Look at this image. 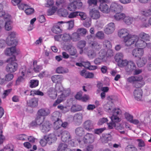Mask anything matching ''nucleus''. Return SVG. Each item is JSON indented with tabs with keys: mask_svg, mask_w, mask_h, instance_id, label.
<instances>
[{
	"mask_svg": "<svg viewBox=\"0 0 151 151\" xmlns=\"http://www.w3.org/2000/svg\"><path fill=\"white\" fill-rule=\"evenodd\" d=\"M71 137L70 133L68 131H63L61 134V139L64 142L68 143L72 147L74 146L75 145L73 140H71Z\"/></svg>",
	"mask_w": 151,
	"mask_h": 151,
	"instance_id": "nucleus-11",
	"label": "nucleus"
},
{
	"mask_svg": "<svg viewBox=\"0 0 151 151\" xmlns=\"http://www.w3.org/2000/svg\"><path fill=\"white\" fill-rule=\"evenodd\" d=\"M118 35L119 37L123 39L125 45L127 46L133 44L138 38L137 36L129 34V30L125 28L119 30Z\"/></svg>",
	"mask_w": 151,
	"mask_h": 151,
	"instance_id": "nucleus-1",
	"label": "nucleus"
},
{
	"mask_svg": "<svg viewBox=\"0 0 151 151\" xmlns=\"http://www.w3.org/2000/svg\"><path fill=\"white\" fill-rule=\"evenodd\" d=\"M65 23V22L63 21L59 22L55 24L52 29V31L53 32L56 34L60 33L61 32L60 29L61 26L60 24Z\"/></svg>",
	"mask_w": 151,
	"mask_h": 151,
	"instance_id": "nucleus-22",
	"label": "nucleus"
},
{
	"mask_svg": "<svg viewBox=\"0 0 151 151\" xmlns=\"http://www.w3.org/2000/svg\"><path fill=\"white\" fill-rule=\"evenodd\" d=\"M44 139L49 144L55 142L57 139L56 136L53 133L45 136Z\"/></svg>",
	"mask_w": 151,
	"mask_h": 151,
	"instance_id": "nucleus-17",
	"label": "nucleus"
},
{
	"mask_svg": "<svg viewBox=\"0 0 151 151\" xmlns=\"http://www.w3.org/2000/svg\"><path fill=\"white\" fill-rule=\"evenodd\" d=\"M142 91L140 89H137L134 91V99L138 101L142 100Z\"/></svg>",
	"mask_w": 151,
	"mask_h": 151,
	"instance_id": "nucleus-21",
	"label": "nucleus"
},
{
	"mask_svg": "<svg viewBox=\"0 0 151 151\" xmlns=\"http://www.w3.org/2000/svg\"><path fill=\"white\" fill-rule=\"evenodd\" d=\"M16 58L13 56L12 58L8 59L6 62L9 63L6 67V71L10 73H13L15 72L17 69L18 64L15 61Z\"/></svg>",
	"mask_w": 151,
	"mask_h": 151,
	"instance_id": "nucleus-6",
	"label": "nucleus"
},
{
	"mask_svg": "<svg viewBox=\"0 0 151 151\" xmlns=\"http://www.w3.org/2000/svg\"><path fill=\"white\" fill-rule=\"evenodd\" d=\"M62 121L60 119H58L54 123L53 127L55 129H58L61 126Z\"/></svg>",
	"mask_w": 151,
	"mask_h": 151,
	"instance_id": "nucleus-42",
	"label": "nucleus"
},
{
	"mask_svg": "<svg viewBox=\"0 0 151 151\" xmlns=\"http://www.w3.org/2000/svg\"><path fill=\"white\" fill-rule=\"evenodd\" d=\"M142 20L143 22H143V27H147L149 26V25H151V17L149 18L147 22L146 19H143Z\"/></svg>",
	"mask_w": 151,
	"mask_h": 151,
	"instance_id": "nucleus-63",
	"label": "nucleus"
},
{
	"mask_svg": "<svg viewBox=\"0 0 151 151\" xmlns=\"http://www.w3.org/2000/svg\"><path fill=\"white\" fill-rule=\"evenodd\" d=\"M109 102L104 106V108L106 111L110 113H112V115H117L121 113V110L118 108H114L113 102H114L113 97L109 96L107 98Z\"/></svg>",
	"mask_w": 151,
	"mask_h": 151,
	"instance_id": "nucleus-3",
	"label": "nucleus"
},
{
	"mask_svg": "<svg viewBox=\"0 0 151 151\" xmlns=\"http://www.w3.org/2000/svg\"><path fill=\"white\" fill-rule=\"evenodd\" d=\"M16 138L19 139L25 140L27 139V136L24 134H22L17 135Z\"/></svg>",
	"mask_w": 151,
	"mask_h": 151,
	"instance_id": "nucleus-61",
	"label": "nucleus"
},
{
	"mask_svg": "<svg viewBox=\"0 0 151 151\" xmlns=\"http://www.w3.org/2000/svg\"><path fill=\"white\" fill-rule=\"evenodd\" d=\"M77 0H69L70 3L68 4L67 6V9L70 11H74L77 9L76 4H77Z\"/></svg>",
	"mask_w": 151,
	"mask_h": 151,
	"instance_id": "nucleus-23",
	"label": "nucleus"
},
{
	"mask_svg": "<svg viewBox=\"0 0 151 151\" xmlns=\"http://www.w3.org/2000/svg\"><path fill=\"white\" fill-rule=\"evenodd\" d=\"M126 151H137V149L133 146L129 145L125 149Z\"/></svg>",
	"mask_w": 151,
	"mask_h": 151,
	"instance_id": "nucleus-64",
	"label": "nucleus"
},
{
	"mask_svg": "<svg viewBox=\"0 0 151 151\" xmlns=\"http://www.w3.org/2000/svg\"><path fill=\"white\" fill-rule=\"evenodd\" d=\"M108 121V119L104 117L101 118L98 122V125H102L104 123L107 122Z\"/></svg>",
	"mask_w": 151,
	"mask_h": 151,
	"instance_id": "nucleus-58",
	"label": "nucleus"
},
{
	"mask_svg": "<svg viewBox=\"0 0 151 151\" xmlns=\"http://www.w3.org/2000/svg\"><path fill=\"white\" fill-rule=\"evenodd\" d=\"M29 4L26 3H20L17 6L18 8L21 10H24L26 9Z\"/></svg>",
	"mask_w": 151,
	"mask_h": 151,
	"instance_id": "nucleus-47",
	"label": "nucleus"
},
{
	"mask_svg": "<svg viewBox=\"0 0 151 151\" xmlns=\"http://www.w3.org/2000/svg\"><path fill=\"white\" fill-rule=\"evenodd\" d=\"M30 95L32 96H34L35 95L42 96L44 95V93L39 90H33L30 91Z\"/></svg>",
	"mask_w": 151,
	"mask_h": 151,
	"instance_id": "nucleus-45",
	"label": "nucleus"
},
{
	"mask_svg": "<svg viewBox=\"0 0 151 151\" xmlns=\"http://www.w3.org/2000/svg\"><path fill=\"white\" fill-rule=\"evenodd\" d=\"M122 9V6L116 2H112L110 6V10L115 13L120 12Z\"/></svg>",
	"mask_w": 151,
	"mask_h": 151,
	"instance_id": "nucleus-16",
	"label": "nucleus"
},
{
	"mask_svg": "<svg viewBox=\"0 0 151 151\" xmlns=\"http://www.w3.org/2000/svg\"><path fill=\"white\" fill-rule=\"evenodd\" d=\"M83 66L85 68L91 70L96 69L97 67L95 65H91L90 63L88 61L83 62Z\"/></svg>",
	"mask_w": 151,
	"mask_h": 151,
	"instance_id": "nucleus-27",
	"label": "nucleus"
},
{
	"mask_svg": "<svg viewBox=\"0 0 151 151\" xmlns=\"http://www.w3.org/2000/svg\"><path fill=\"white\" fill-rule=\"evenodd\" d=\"M0 17H3L6 21L4 26L5 29L7 31L11 30L12 29L11 16L3 11H0Z\"/></svg>",
	"mask_w": 151,
	"mask_h": 151,
	"instance_id": "nucleus-8",
	"label": "nucleus"
},
{
	"mask_svg": "<svg viewBox=\"0 0 151 151\" xmlns=\"http://www.w3.org/2000/svg\"><path fill=\"white\" fill-rule=\"evenodd\" d=\"M38 84V80H31L30 81L29 87L31 88H34L37 86Z\"/></svg>",
	"mask_w": 151,
	"mask_h": 151,
	"instance_id": "nucleus-44",
	"label": "nucleus"
},
{
	"mask_svg": "<svg viewBox=\"0 0 151 151\" xmlns=\"http://www.w3.org/2000/svg\"><path fill=\"white\" fill-rule=\"evenodd\" d=\"M89 15L92 19L95 20L98 19L100 17V12L95 9H93L90 10Z\"/></svg>",
	"mask_w": 151,
	"mask_h": 151,
	"instance_id": "nucleus-18",
	"label": "nucleus"
},
{
	"mask_svg": "<svg viewBox=\"0 0 151 151\" xmlns=\"http://www.w3.org/2000/svg\"><path fill=\"white\" fill-rule=\"evenodd\" d=\"M91 46L93 48L96 50H99L101 47V46L100 44L96 42L92 43Z\"/></svg>",
	"mask_w": 151,
	"mask_h": 151,
	"instance_id": "nucleus-57",
	"label": "nucleus"
},
{
	"mask_svg": "<svg viewBox=\"0 0 151 151\" xmlns=\"http://www.w3.org/2000/svg\"><path fill=\"white\" fill-rule=\"evenodd\" d=\"M126 15L122 13H117L114 15V18L116 20L119 21L124 19Z\"/></svg>",
	"mask_w": 151,
	"mask_h": 151,
	"instance_id": "nucleus-31",
	"label": "nucleus"
},
{
	"mask_svg": "<svg viewBox=\"0 0 151 151\" xmlns=\"http://www.w3.org/2000/svg\"><path fill=\"white\" fill-rule=\"evenodd\" d=\"M71 40H72L73 41H76L78 40L79 39V34L77 32H75L73 33L72 36Z\"/></svg>",
	"mask_w": 151,
	"mask_h": 151,
	"instance_id": "nucleus-60",
	"label": "nucleus"
},
{
	"mask_svg": "<svg viewBox=\"0 0 151 151\" xmlns=\"http://www.w3.org/2000/svg\"><path fill=\"white\" fill-rule=\"evenodd\" d=\"M59 93H60V94L58 95V98L60 97V99L62 102L65 99L66 97L69 95L70 91L69 90H65L63 88V90L59 92Z\"/></svg>",
	"mask_w": 151,
	"mask_h": 151,
	"instance_id": "nucleus-24",
	"label": "nucleus"
},
{
	"mask_svg": "<svg viewBox=\"0 0 151 151\" xmlns=\"http://www.w3.org/2000/svg\"><path fill=\"white\" fill-rule=\"evenodd\" d=\"M118 65L121 67H125L127 71H131L136 68L135 65L132 61L128 62L126 60H122L118 63Z\"/></svg>",
	"mask_w": 151,
	"mask_h": 151,
	"instance_id": "nucleus-9",
	"label": "nucleus"
},
{
	"mask_svg": "<svg viewBox=\"0 0 151 151\" xmlns=\"http://www.w3.org/2000/svg\"><path fill=\"white\" fill-rule=\"evenodd\" d=\"M71 39V36L69 34L65 33L62 35V40L65 42H69Z\"/></svg>",
	"mask_w": 151,
	"mask_h": 151,
	"instance_id": "nucleus-34",
	"label": "nucleus"
},
{
	"mask_svg": "<svg viewBox=\"0 0 151 151\" xmlns=\"http://www.w3.org/2000/svg\"><path fill=\"white\" fill-rule=\"evenodd\" d=\"M9 35L6 40L8 44L9 45H17L18 43V41L14 39L16 36V33L14 31L11 32H9Z\"/></svg>",
	"mask_w": 151,
	"mask_h": 151,
	"instance_id": "nucleus-12",
	"label": "nucleus"
},
{
	"mask_svg": "<svg viewBox=\"0 0 151 151\" xmlns=\"http://www.w3.org/2000/svg\"><path fill=\"white\" fill-rule=\"evenodd\" d=\"M60 116H61V114L58 111H56L52 114L51 119L53 120L57 119L58 120L60 119L59 118Z\"/></svg>",
	"mask_w": 151,
	"mask_h": 151,
	"instance_id": "nucleus-50",
	"label": "nucleus"
},
{
	"mask_svg": "<svg viewBox=\"0 0 151 151\" xmlns=\"http://www.w3.org/2000/svg\"><path fill=\"white\" fill-rule=\"evenodd\" d=\"M133 44H135V46L137 48L134 49L132 52L133 56L137 58H139L142 57L144 54V50L143 49L146 46L149 47L148 45L144 42L140 40L138 38L137 40H135Z\"/></svg>",
	"mask_w": 151,
	"mask_h": 151,
	"instance_id": "nucleus-2",
	"label": "nucleus"
},
{
	"mask_svg": "<svg viewBox=\"0 0 151 151\" xmlns=\"http://www.w3.org/2000/svg\"><path fill=\"white\" fill-rule=\"evenodd\" d=\"M123 55L121 52H118L116 54L115 56V59L116 61L119 63L122 60L123 58Z\"/></svg>",
	"mask_w": 151,
	"mask_h": 151,
	"instance_id": "nucleus-39",
	"label": "nucleus"
},
{
	"mask_svg": "<svg viewBox=\"0 0 151 151\" xmlns=\"http://www.w3.org/2000/svg\"><path fill=\"white\" fill-rule=\"evenodd\" d=\"M51 79L53 82L58 83L60 82L62 80L60 76L58 75H55L52 77Z\"/></svg>",
	"mask_w": 151,
	"mask_h": 151,
	"instance_id": "nucleus-36",
	"label": "nucleus"
},
{
	"mask_svg": "<svg viewBox=\"0 0 151 151\" xmlns=\"http://www.w3.org/2000/svg\"><path fill=\"white\" fill-rule=\"evenodd\" d=\"M77 32L79 34L83 35L86 34L87 31L85 28H80L77 29Z\"/></svg>",
	"mask_w": 151,
	"mask_h": 151,
	"instance_id": "nucleus-53",
	"label": "nucleus"
},
{
	"mask_svg": "<svg viewBox=\"0 0 151 151\" xmlns=\"http://www.w3.org/2000/svg\"><path fill=\"white\" fill-rule=\"evenodd\" d=\"M21 75L23 76H25L28 72L30 73V71H27V68L25 66H24L22 67L20 70Z\"/></svg>",
	"mask_w": 151,
	"mask_h": 151,
	"instance_id": "nucleus-59",
	"label": "nucleus"
},
{
	"mask_svg": "<svg viewBox=\"0 0 151 151\" xmlns=\"http://www.w3.org/2000/svg\"><path fill=\"white\" fill-rule=\"evenodd\" d=\"M83 127L86 129L88 131H90L93 128V124L89 120H87L85 122Z\"/></svg>",
	"mask_w": 151,
	"mask_h": 151,
	"instance_id": "nucleus-26",
	"label": "nucleus"
},
{
	"mask_svg": "<svg viewBox=\"0 0 151 151\" xmlns=\"http://www.w3.org/2000/svg\"><path fill=\"white\" fill-rule=\"evenodd\" d=\"M58 108L62 110L63 113H65L68 111L70 107L68 106H63L62 105H60L58 106Z\"/></svg>",
	"mask_w": 151,
	"mask_h": 151,
	"instance_id": "nucleus-48",
	"label": "nucleus"
},
{
	"mask_svg": "<svg viewBox=\"0 0 151 151\" xmlns=\"http://www.w3.org/2000/svg\"><path fill=\"white\" fill-rule=\"evenodd\" d=\"M115 29V26L113 22H111L105 26L104 31L106 34L110 35L114 32Z\"/></svg>",
	"mask_w": 151,
	"mask_h": 151,
	"instance_id": "nucleus-14",
	"label": "nucleus"
},
{
	"mask_svg": "<svg viewBox=\"0 0 151 151\" xmlns=\"http://www.w3.org/2000/svg\"><path fill=\"white\" fill-rule=\"evenodd\" d=\"M24 12L27 15H30L34 13L35 10L29 4L26 9L24 10Z\"/></svg>",
	"mask_w": 151,
	"mask_h": 151,
	"instance_id": "nucleus-33",
	"label": "nucleus"
},
{
	"mask_svg": "<svg viewBox=\"0 0 151 151\" xmlns=\"http://www.w3.org/2000/svg\"><path fill=\"white\" fill-rule=\"evenodd\" d=\"M62 1L63 3L65 4V6L63 7L60 6L58 8V14L60 16L63 17H66L68 15V11L65 9V4L63 2V1L62 0Z\"/></svg>",
	"mask_w": 151,
	"mask_h": 151,
	"instance_id": "nucleus-19",
	"label": "nucleus"
},
{
	"mask_svg": "<svg viewBox=\"0 0 151 151\" xmlns=\"http://www.w3.org/2000/svg\"><path fill=\"white\" fill-rule=\"evenodd\" d=\"M56 72L58 73H65L69 72V70L67 68H64L60 67L58 68L56 70Z\"/></svg>",
	"mask_w": 151,
	"mask_h": 151,
	"instance_id": "nucleus-38",
	"label": "nucleus"
},
{
	"mask_svg": "<svg viewBox=\"0 0 151 151\" xmlns=\"http://www.w3.org/2000/svg\"><path fill=\"white\" fill-rule=\"evenodd\" d=\"M103 44L104 46L107 49H110L112 47L110 42L108 40H105L103 42Z\"/></svg>",
	"mask_w": 151,
	"mask_h": 151,
	"instance_id": "nucleus-62",
	"label": "nucleus"
},
{
	"mask_svg": "<svg viewBox=\"0 0 151 151\" xmlns=\"http://www.w3.org/2000/svg\"><path fill=\"white\" fill-rule=\"evenodd\" d=\"M96 55V52L93 50H90L88 53V55L90 59H93Z\"/></svg>",
	"mask_w": 151,
	"mask_h": 151,
	"instance_id": "nucleus-52",
	"label": "nucleus"
},
{
	"mask_svg": "<svg viewBox=\"0 0 151 151\" xmlns=\"http://www.w3.org/2000/svg\"><path fill=\"white\" fill-rule=\"evenodd\" d=\"M68 148L67 144L65 143H61L59 145L57 150L58 151H66Z\"/></svg>",
	"mask_w": 151,
	"mask_h": 151,
	"instance_id": "nucleus-37",
	"label": "nucleus"
},
{
	"mask_svg": "<svg viewBox=\"0 0 151 151\" xmlns=\"http://www.w3.org/2000/svg\"><path fill=\"white\" fill-rule=\"evenodd\" d=\"M50 113L49 109H41L39 110L38 112V114L42 117H44L47 116Z\"/></svg>",
	"mask_w": 151,
	"mask_h": 151,
	"instance_id": "nucleus-25",
	"label": "nucleus"
},
{
	"mask_svg": "<svg viewBox=\"0 0 151 151\" xmlns=\"http://www.w3.org/2000/svg\"><path fill=\"white\" fill-rule=\"evenodd\" d=\"M63 90V88L60 84L56 85L55 88H50L47 91V93L49 97L51 99H55L59 92Z\"/></svg>",
	"mask_w": 151,
	"mask_h": 151,
	"instance_id": "nucleus-5",
	"label": "nucleus"
},
{
	"mask_svg": "<svg viewBox=\"0 0 151 151\" xmlns=\"http://www.w3.org/2000/svg\"><path fill=\"white\" fill-rule=\"evenodd\" d=\"M111 120L112 122H118L120 121V119L117 115H112L111 117Z\"/></svg>",
	"mask_w": 151,
	"mask_h": 151,
	"instance_id": "nucleus-55",
	"label": "nucleus"
},
{
	"mask_svg": "<svg viewBox=\"0 0 151 151\" xmlns=\"http://www.w3.org/2000/svg\"><path fill=\"white\" fill-rule=\"evenodd\" d=\"M64 49L65 50H67L70 53V55H75L76 53V50L74 47L70 45L67 46L65 48L64 47Z\"/></svg>",
	"mask_w": 151,
	"mask_h": 151,
	"instance_id": "nucleus-29",
	"label": "nucleus"
},
{
	"mask_svg": "<svg viewBox=\"0 0 151 151\" xmlns=\"http://www.w3.org/2000/svg\"><path fill=\"white\" fill-rule=\"evenodd\" d=\"M133 21V18L129 16H126L124 20V22L127 24H131Z\"/></svg>",
	"mask_w": 151,
	"mask_h": 151,
	"instance_id": "nucleus-40",
	"label": "nucleus"
},
{
	"mask_svg": "<svg viewBox=\"0 0 151 151\" xmlns=\"http://www.w3.org/2000/svg\"><path fill=\"white\" fill-rule=\"evenodd\" d=\"M113 53V51L110 50H108L107 53L105 50H101L99 53V57L94 60V63L97 65L100 64L102 62L106 61L107 58L112 55Z\"/></svg>",
	"mask_w": 151,
	"mask_h": 151,
	"instance_id": "nucleus-4",
	"label": "nucleus"
},
{
	"mask_svg": "<svg viewBox=\"0 0 151 151\" xmlns=\"http://www.w3.org/2000/svg\"><path fill=\"white\" fill-rule=\"evenodd\" d=\"M44 117H42L38 115L37 118L35 119L38 125H40L42 124V122L44 119Z\"/></svg>",
	"mask_w": 151,
	"mask_h": 151,
	"instance_id": "nucleus-56",
	"label": "nucleus"
},
{
	"mask_svg": "<svg viewBox=\"0 0 151 151\" xmlns=\"http://www.w3.org/2000/svg\"><path fill=\"white\" fill-rule=\"evenodd\" d=\"M20 52L19 49H16L14 47L6 48L4 51L5 54L8 56L17 55L19 54Z\"/></svg>",
	"mask_w": 151,
	"mask_h": 151,
	"instance_id": "nucleus-13",
	"label": "nucleus"
},
{
	"mask_svg": "<svg viewBox=\"0 0 151 151\" xmlns=\"http://www.w3.org/2000/svg\"><path fill=\"white\" fill-rule=\"evenodd\" d=\"M139 59L137 62V64L139 67H142L144 66L147 62L146 59L144 57L139 58Z\"/></svg>",
	"mask_w": 151,
	"mask_h": 151,
	"instance_id": "nucleus-32",
	"label": "nucleus"
},
{
	"mask_svg": "<svg viewBox=\"0 0 151 151\" xmlns=\"http://www.w3.org/2000/svg\"><path fill=\"white\" fill-rule=\"evenodd\" d=\"M94 137L91 134L87 133L83 137V139L81 137L77 139V141L81 148L83 147L86 143H92L94 141Z\"/></svg>",
	"mask_w": 151,
	"mask_h": 151,
	"instance_id": "nucleus-7",
	"label": "nucleus"
},
{
	"mask_svg": "<svg viewBox=\"0 0 151 151\" xmlns=\"http://www.w3.org/2000/svg\"><path fill=\"white\" fill-rule=\"evenodd\" d=\"M138 147L141 151H143L145 150V144L143 141L140 139H138Z\"/></svg>",
	"mask_w": 151,
	"mask_h": 151,
	"instance_id": "nucleus-43",
	"label": "nucleus"
},
{
	"mask_svg": "<svg viewBox=\"0 0 151 151\" xmlns=\"http://www.w3.org/2000/svg\"><path fill=\"white\" fill-rule=\"evenodd\" d=\"M125 119L131 123L134 124H137L139 123V121L136 119H134L132 115L128 113H126L124 114Z\"/></svg>",
	"mask_w": 151,
	"mask_h": 151,
	"instance_id": "nucleus-20",
	"label": "nucleus"
},
{
	"mask_svg": "<svg viewBox=\"0 0 151 151\" xmlns=\"http://www.w3.org/2000/svg\"><path fill=\"white\" fill-rule=\"evenodd\" d=\"M76 134L79 137L82 136L84 134V130L81 127L77 128L75 131Z\"/></svg>",
	"mask_w": 151,
	"mask_h": 151,
	"instance_id": "nucleus-46",
	"label": "nucleus"
},
{
	"mask_svg": "<svg viewBox=\"0 0 151 151\" xmlns=\"http://www.w3.org/2000/svg\"><path fill=\"white\" fill-rule=\"evenodd\" d=\"M82 109V107L81 106L79 105H73L71 108V111L75 112L81 111Z\"/></svg>",
	"mask_w": 151,
	"mask_h": 151,
	"instance_id": "nucleus-49",
	"label": "nucleus"
},
{
	"mask_svg": "<svg viewBox=\"0 0 151 151\" xmlns=\"http://www.w3.org/2000/svg\"><path fill=\"white\" fill-rule=\"evenodd\" d=\"M27 104L28 105L31 107H35L37 105L38 100L36 98H33L27 101Z\"/></svg>",
	"mask_w": 151,
	"mask_h": 151,
	"instance_id": "nucleus-28",
	"label": "nucleus"
},
{
	"mask_svg": "<svg viewBox=\"0 0 151 151\" xmlns=\"http://www.w3.org/2000/svg\"><path fill=\"white\" fill-rule=\"evenodd\" d=\"M137 36L138 37L139 39L145 42L144 41L147 40H149V36L148 35L144 32H142L140 33L139 35V37Z\"/></svg>",
	"mask_w": 151,
	"mask_h": 151,
	"instance_id": "nucleus-30",
	"label": "nucleus"
},
{
	"mask_svg": "<svg viewBox=\"0 0 151 151\" xmlns=\"http://www.w3.org/2000/svg\"><path fill=\"white\" fill-rule=\"evenodd\" d=\"M136 78H137V79L136 81L137 82V83H139V82H140L139 83L138 86L137 87L139 88L141 87L142 86H143L145 84V82L144 81L142 80L143 78L141 76H139V77L136 76Z\"/></svg>",
	"mask_w": 151,
	"mask_h": 151,
	"instance_id": "nucleus-41",
	"label": "nucleus"
},
{
	"mask_svg": "<svg viewBox=\"0 0 151 151\" xmlns=\"http://www.w3.org/2000/svg\"><path fill=\"white\" fill-rule=\"evenodd\" d=\"M141 14L146 17H149L151 16V8L147 9L141 11L140 12Z\"/></svg>",
	"mask_w": 151,
	"mask_h": 151,
	"instance_id": "nucleus-35",
	"label": "nucleus"
},
{
	"mask_svg": "<svg viewBox=\"0 0 151 151\" xmlns=\"http://www.w3.org/2000/svg\"><path fill=\"white\" fill-rule=\"evenodd\" d=\"M65 6V4L63 3L62 0H58L56 1L55 5L53 6L48 9L47 11V14L48 16H50L54 14L57 13L58 14V8L60 6L63 7Z\"/></svg>",
	"mask_w": 151,
	"mask_h": 151,
	"instance_id": "nucleus-10",
	"label": "nucleus"
},
{
	"mask_svg": "<svg viewBox=\"0 0 151 151\" xmlns=\"http://www.w3.org/2000/svg\"><path fill=\"white\" fill-rule=\"evenodd\" d=\"M91 19L89 18H88L86 19V20L83 23V24L85 27H88L91 26Z\"/></svg>",
	"mask_w": 151,
	"mask_h": 151,
	"instance_id": "nucleus-54",
	"label": "nucleus"
},
{
	"mask_svg": "<svg viewBox=\"0 0 151 151\" xmlns=\"http://www.w3.org/2000/svg\"><path fill=\"white\" fill-rule=\"evenodd\" d=\"M46 3L45 5L46 7H50L54 6L55 1L54 0H45Z\"/></svg>",
	"mask_w": 151,
	"mask_h": 151,
	"instance_id": "nucleus-51",
	"label": "nucleus"
},
{
	"mask_svg": "<svg viewBox=\"0 0 151 151\" xmlns=\"http://www.w3.org/2000/svg\"><path fill=\"white\" fill-rule=\"evenodd\" d=\"M51 128L52 124L49 122H43L40 127L41 131L45 133L49 132Z\"/></svg>",
	"mask_w": 151,
	"mask_h": 151,
	"instance_id": "nucleus-15",
	"label": "nucleus"
}]
</instances>
